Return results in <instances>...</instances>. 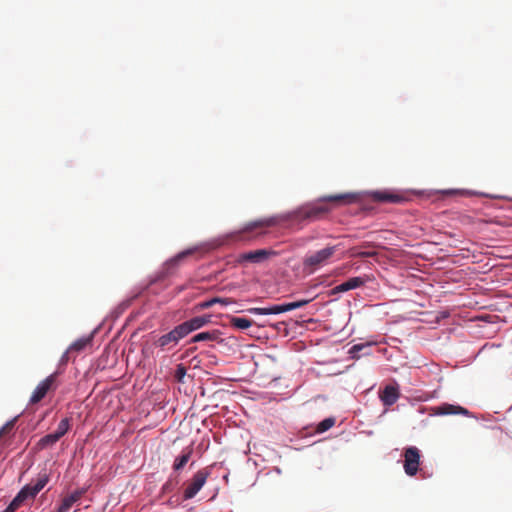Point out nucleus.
<instances>
[{"mask_svg":"<svg viewBox=\"0 0 512 512\" xmlns=\"http://www.w3.org/2000/svg\"><path fill=\"white\" fill-rule=\"evenodd\" d=\"M21 506L18 498L14 497L1 512H15Z\"/></svg>","mask_w":512,"mask_h":512,"instance_id":"obj_32","label":"nucleus"},{"mask_svg":"<svg viewBox=\"0 0 512 512\" xmlns=\"http://www.w3.org/2000/svg\"><path fill=\"white\" fill-rule=\"evenodd\" d=\"M87 491H88V487H82V488L75 490L70 495L66 496L65 498H63V500L61 501L60 505L57 508V512H68L70 510V508L76 502H78L84 494H86Z\"/></svg>","mask_w":512,"mask_h":512,"instance_id":"obj_12","label":"nucleus"},{"mask_svg":"<svg viewBox=\"0 0 512 512\" xmlns=\"http://www.w3.org/2000/svg\"><path fill=\"white\" fill-rule=\"evenodd\" d=\"M178 484H179V480L177 478H173L172 476H170L161 487L162 494H167V493L172 492L173 490L176 489Z\"/></svg>","mask_w":512,"mask_h":512,"instance_id":"obj_28","label":"nucleus"},{"mask_svg":"<svg viewBox=\"0 0 512 512\" xmlns=\"http://www.w3.org/2000/svg\"><path fill=\"white\" fill-rule=\"evenodd\" d=\"M70 419L65 417L59 422L55 432L62 438L70 429Z\"/></svg>","mask_w":512,"mask_h":512,"instance_id":"obj_30","label":"nucleus"},{"mask_svg":"<svg viewBox=\"0 0 512 512\" xmlns=\"http://www.w3.org/2000/svg\"><path fill=\"white\" fill-rule=\"evenodd\" d=\"M102 326H103V323H100L88 335L82 336V337L78 338L77 340H75L74 342H72L70 344V346L68 347V351H70V352L83 351L88 345L92 344L95 335L100 331Z\"/></svg>","mask_w":512,"mask_h":512,"instance_id":"obj_10","label":"nucleus"},{"mask_svg":"<svg viewBox=\"0 0 512 512\" xmlns=\"http://www.w3.org/2000/svg\"><path fill=\"white\" fill-rule=\"evenodd\" d=\"M60 372L55 371L51 373L49 376H47L45 379H43L34 389L29 403L36 404L40 402L42 399L45 398L47 393L56 388V378L59 375Z\"/></svg>","mask_w":512,"mask_h":512,"instance_id":"obj_4","label":"nucleus"},{"mask_svg":"<svg viewBox=\"0 0 512 512\" xmlns=\"http://www.w3.org/2000/svg\"><path fill=\"white\" fill-rule=\"evenodd\" d=\"M192 453L193 450L190 447H186L185 449H183L181 454L178 455L174 460L173 470L175 472L182 470L190 460Z\"/></svg>","mask_w":512,"mask_h":512,"instance_id":"obj_15","label":"nucleus"},{"mask_svg":"<svg viewBox=\"0 0 512 512\" xmlns=\"http://www.w3.org/2000/svg\"><path fill=\"white\" fill-rule=\"evenodd\" d=\"M138 296H139V293L135 294L131 298L123 300L121 303H119L118 306L115 307L114 310L111 312V315L113 316V318L117 319L131 305L133 300H135Z\"/></svg>","mask_w":512,"mask_h":512,"instance_id":"obj_25","label":"nucleus"},{"mask_svg":"<svg viewBox=\"0 0 512 512\" xmlns=\"http://www.w3.org/2000/svg\"><path fill=\"white\" fill-rule=\"evenodd\" d=\"M336 419L332 416L326 417L323 420H321L315 430L313 432H308V427L305 428V432H303V437L308 438L312 437L316 434H322L326 431H328L330 428H332L335 425Z\"/></svg>","mask_w":512,"mask_h":512,"instance_id":"obj_14","label":"nucleus"},{"mask_svg":"<svg viewBox=\"0 0 512 512\" xmlns=\"http://www.w3.org/2000/svg\"><path fill=\"white\" fill-rule=\"evenodd\" d=\"M367 276H355L347 279L346 281L336 285L329 291L330 296H335L337 294L345 293L350 290H354L360 288L365 285L367 282Z\"/></svg>","mask_w":512,"mask_h":512,"instance_id":"obj_8","label":"nucleus"},{"mask_svg":"<svg viewBox=\"0 0 512 512\" xmlns=\"http://www.w3.org/2000/svg\"><path fill=\"white\" fill-rule=\"evenodd\" d=\"M337 246H327L310 255L303 260L304 267L317 268L322 266L336 252Z\"/></svg>","mask_w":512,"mask_h":512,"instance_id":"obj_5","label":"nucleus"},{"mask_svg":"<svg viewBox=\"0 0 512 512\" xmlns=\"http://www.w3.org/2000/svg\"><path fill=\"white\" fill-rule=\"evenodd\" d=\"M361 194L370 197L378 203H403L406 198L392 189L368 190L363 193L346 192L333 195L320 196L312 201L303 203L295 209L271 216L267 219L255 220L247 223L242 232H252L256 228L276 226L285 223L286 227H294L305 221H314L328 214L333 207L350 204L358 200Z\"/></svg>","mask_w":512,"mask_h":512,"instance_id":"obj_1","label":"nucleus"},{"mask_svg":"<svg viewBox=\"0 0 512 512\" xmlns=\"http://www.w3.org/2000/svg\"><path fill=\"white\" fill-rule=\"evenodd\" d=\"M372 346V342L353 344L348 350L349 357L357 360L363 356H369L372 354Z\"/></svg>","mask_w":512,"mask_h":512,"instance_id":"obj_13","label":"nucleus"},{"mask_svg":"<svg viewBox=\"0 0 512 512\" xmlns=\"http://www.w3.org/2000/svg\"><path fill=\"white\" fill-rule=\"evenodd\" d=\"M281 325H283V323H277V324H275V325H274V327H275L276 329H280V326H281Z\"/></svg>","mask_w":512,"mask_h":512,"instance_id":"obj_36","label":"nucleus"},{"mask_svg":"<svg viewBox=\"0 0 512 512\" xmlns=\"http://www.w3.org/2000/svg\"><path fill=\"white\" fill-rule=\"evenodd\" d=\"M49 479H50V478H49V475H48V474H46V473H45V474L41 475V476L37 479V481H36L34 484H32V486H33L34 490H35L37 493H39V492H40V491H41V490H42V489L47 485V483L49 482Z\"/></svg>","mask_w":512,"mask_h":512,"instance_id":"obj_31","label":"nucleus"},{"mask_svg":"<svg viewBox=\"0 0 512 512\" xmlns=\"http://www.w3.org/2000/svg\"><path fill=\"white\" fill-rule=\"evenodd\" d=\"M21 414L16 415L12 419L8 420L1 428H0V436L5 433L7 430L12 429L17 422L18 418Z\"/></svg>","mask_w":512,"mask_h":512,"instance_id":"obj_33","label":"nucleus"},{"mask_svg":"<svg viewBox=\"0 0 512 512\" xmlns=\"http://www.w3.org/2000/svg\"><path fill=\"white\" fill-rule=\"evenodd\" d=\"M69 352H70V351H68V349H67V350L62 354V356H61V358H60V360H59V366H61V365L65 366V365L68 363V361H69V356H68Z\"/></svg>","mask_w":512,"mask_h":512,"instance_id":"obj_35","label":"nucleus"},{"mask_svg":"<svg viewBox=\"0 0 512 512\" xmlns=\"http://www.w3.org/2000/svg\"><path fill=\"white\" fill-rule=\"evenodd\" d=\"M155 344L157 347L164 349V348L168 347L169 345L176 346L178 344V342L176 341L172 331L170 330L168 333L161 335L157 339Z\"/></svg>","mask_w":512,"mask_h":512,"instance_id":"obj_23","label":"nucleus"},{"mask_svg":"<svg viewBox=\"0 0 512 512\" xmlns=\"http://www.w3.org/2000/svg\"><path fill=\"white\" fill-rule=\"evenodd\" d=\"M312 300H313V298L299 299V300L292 301V302L280 303L279 305H280L281 314L295 310V309L302 308V307L308 305Z\"/></svg>","mask_w":512,"mask_h":512,"instance_id":"obj_20","label":"nucleus"},{"mask_svg":"<svg viewBox=\"0 0 512 512\" xmlns=\"http://www.w3.org/2000/svg\"><path fill=\"white\" fill-rule=\"evenodd\" d=\"M192 331H197L201 329L202 327L208 325L212 321V315L211 314H204L200 316H195L190 319H187Z\"/></svg>","mask_w":512,"mask_h":512,"instance_id":"obj_17","label":"nucleus"},{"mask_svg":"<svg viewBox=\"0 0 512 512\" xmlns=\"http://www.w3.org/2000/svg\"><path fill=\"white\" fill-rule=\"evenodd\" d=\"M222 332L219 329H213L210 331H202L193 335L188 343H198L205 341H215L217 343H223L224 339L221 338Z\"/></svg>","mask_w":512,"mask_h":512,"instance_id":"obj_11","label":"nucleus"},{"mask_svg":"<svg viewBox=\"0 0 512 512\" xmlns=\"http://www.w3.org/2000/svg\"><path fill=\"white\" fill-rule=\"evenodd\" d=\"M456 415L472 417L471 412L468 409H466L465 407H462L460 405L457 406Z\"/></svg>","mask_w":512,"mask_h":512,"instance_id":"obj_34","label":"nucleus"},{"mask_svg":"<svg viewBox=\"0 0 512 512\" xmlns=\"http://www.w3.org/2000/svg\"><path fill=\"white\" fill-rule=\"evenodd\" d=\"M186 374H187V369H186L185 365L180 363L176 366V368L174 370L173 378L178 383H184Z\"/></svg>","mask_w":512,"mask_h":512,"instance_id":"obj_29","label":"nucleus"},{"mask_svg":"<svg viewBox=\"0 0 512 512\" xmlns=\"http://www.w3.org/2000/svg\"><path fill=\"white\" fill-rule=\"evenodd\" d=\"M197 249H198L197 247H190V248L184 249V250L178 252L173 257L166 260L165 263L163 264V268L156 274V276L153 279H151L150 285H152L156 282H160V281L164 280L166 277H168V275L172 272V270L175 269L182 260H184L188 256L194 254L197 251Z\"/></svg>","mask_w":512,"mask_h":512,"instance_id":"obj_2","label":"nucleus"},{"mask_svg":"<svg viewBox=\"0 0 512 512\" xmlns=\"http://www.w3.org/2000/svg\"><path fill=\"white\" fill-rule=\"evenodd\" d=\"M253 315H278L281 314L280 305L273 304L268 307H251L246 310Z\"/></svg>","mask_w":512,"mask_h":512,"instance_id":"obj_16","label":"nucleus"},{"mask_svg":"<svg viewBox=\"0 0 512 512\" xmlns=\"http://www.w3.org/2000/svg\"><path fill=\"white\" fill-rule=\"evenodd\" d=\"M37 494L38 493L34 490L32 484H26L18 491L15 497L19 499L22 505L28 499L36 497Z\"/></svg>","mask_w":512,"mask_h":512,"instance_id":"obj_22","label":"nucleus"},{"mask_svg":"<svg viewBox=\"0 0 512 512\" xmlns=\"http://www.w3.org/2000/svg\"><path fill=\"white\" fill-rule=\"evenodd\" d=\"M232 512V511H231Z\"/></svg>","mask_w":512,"mask_h":512,"instance_id":"obj_37","label":"nucleus"},{"mask_svg":"<svg viewBox=\"0 0 512 512\" xmlns=\"http://www.w3.org/2000/svg\"><path fill=\"white\" fill-rule=\"evenodd\" d=\"M275 254L270 249H257L241 253L238 256V263H253L259 264L267 260L271 255Z\"/></svg>","mask_w":512,"mask_h":512,"instance_id":"obj_7","label":"nucleus"},{"mask_svg":"<svg viewBox=\"0 0 512 512\" xmlns=\"http://www.w3.org/2000/svg\"><path fill=\"white\" fill-rule=\"evenodd\" d=\"M444 195H454V194H460V195H468V196H485L488 197L489 195L483 192H478L474 190L469 189H444L440 191Z\"/></svg>","mask_w":512,"mask_h":512,"instance_id":"obj_24","label":"nucleus"},{"mask_svg":"<svg viewBox=\"0 0 512 512\" xmlns=\"http://www.w3.org/2000/svg\"><path fill=\"white\" fill-rule=\"evenodd\" d=\"M208 475L209 473L205 469L198 470L194 474L192 482L184 490L183 499L190 500L194 498L205 485Z\"/></svg>","mask_w":512,"mask_h":512,"instance_id":"obj_6","label":"nucleus"},{"mask_svg":"<svg viewBox=\"0 0 512 512\" xmlns=\"http://www.w3.org/2000/svg\"><path fill=\"white\" fill-rule=\"evenodd\" d=\"M399 397L400 391L396 382L394 384L386 385L382 390L379 391V398L382 404L386 407H390L395 404Z\"/></svg>","mask_w":512,"mask_h":512,"instance_id":"obj_9","label":"nucleus"},{"mask_svg":"<svg viewBox=\"0 0 512 512\" xmlns=\"http://www.w3.org/2000/svg\"><path fill=\"white\" fill-rule=\"evenodd\" d=\"M457 404L443 403L438 407L437 415H456Z\"/></svg>","mask_w":512,"mask_h":512,"instance_id":"obj_27","label":"nucleus"},{"mask_svg":"<svg viewBox=\"0 0 512 512\" xmlns=\"http://www.w3.org/2000/svg\"><path fill=\"white\" fill-rule=\"evenodd\" d=\"M231 303H232V301H230L228 298L212 297L210 299L199 302L197 304L196 308L198 310H205V309L211 308L215 304H221V305L227 306Z\"/></svg>","mask_w":512,"mask_h":512,"instance_id":"obj_19","label":"nucleus"},{"mask_svg":"<svg viewBox=\"0 0 512 512\" xmlns=\"http://www.w3.org/2000/svg\"><path fill=\"white\" fill-rule=\"evenodd\" d=\"M404 472L407 476H415L420 467L421 451L416 446H407L403 449Z\"/></svg>","mask_w":512,"mask_h":512,"instance_id":"obj_3","label":"nucleus"},{"mask_svg":"<svg viewBox=\"0 0 512 512\" xmlns=\"http://www.w3.org/2000/svg\"><path fill=\"white\" fill-rule=\"evenodd\" d=\"M229 323L233 328L243 331L250 328L254 322L250 318L231 316Z\"/></svg>","mask_w":512,"mask_h":512,"instance_id":"obj_21","label":"nucleus"},{"mask_svg":"<svg viewBox=\"0 0 512 512\" xmlns=\"http://www.w3.org/2000/svg\"><path fill=\"white\" fill-rule=\"evenodd\" d=\"M171 331L178 343L193 332L187 320L176 325Z\"/></svg>","mask_w":512,"mask_h":512,"instance_id":"obj_18","label":"nucleus"},{"mask_svg":"<svg viewBox=\"0 0 512 512\" xmlns=\"http://www.w3.org/2000/svg\"><path fill=\"white\" fill-rule=\"evenodd\" d=\"M60 439H61L60 436L55 431H53L51 433L46 434L42 438H40V440L38 442V446H40L41 448L52 446L56 442H58Z\"/></svg>","mask_w":512,"mask_h":512,"instance_id":"obj_26","label":"nucleus"}]
</instances>
